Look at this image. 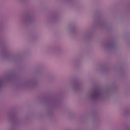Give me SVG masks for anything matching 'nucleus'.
<instances>
[{
  "mask_svg": "<svg viewBox=\"0 0 130 130\" xmlns=\"http://www.w3.org/2000/svg\"><path fill=\"white\" fill-rule=\"evenodd\" d=\"M101 94V93L99 91H95L92 93L91 95V98H94V99H96L97 98H99L100 96V95Z\"/></svg>",
  "mask_w": 130,
  "mask_h": 130,
  "instance_id": "obj_1",
  "label": "nucleus"
},
{
  "mask_svg": "<svg viewBox=\"0 0 130 130\" xmlns=\"http://www.w3.org/2000/svg\"><path fill=\"white\" fill-rule=\"evenodd\" d=\"M129 112H130V111H127V112H126L127 114H128V113H129Z\"/></svg>",
  "mask_w": 130,
  "mask_h": 130,
  "instance_id": "obj_2",
  "label": "nucleus"
},
{
  "mask_svg": "<svg viewBox=\"0 0 130 130\" xmlns=\"http://www.w3.org/2000/svg\"><path fill=\"white\" fill-rule=\"evenodd\" d=\"M0 86H1V84H0Z\"/></svg>",
  "mask_w": 130,
  "mask_h": 130,
  "instance_id": "obj_3",
  "label": "nucleus"
}]
</instances>
